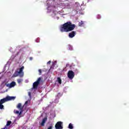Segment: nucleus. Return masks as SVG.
<instances>
[{"mask_svg": "<svg viewBox=\"0 0 129 129\" xmlns=\"http://www.w3.org/2000/svg\"><path fill=\"white\" fill-rule=\"evenodd\" d=\"M76 28V25L75 24H73L71 22L69 21L60 25V31L62 33L64 32L68 33V32H72V31H73Z\"/></svg>", "mask_w": 129, "mask_h": 129, "instance_id": "nucleus-1", "label": "nucleus"}, {"mask_svg": "<svg viewBox=\"0 0 129 129\" xmlns=\"http://www.w3.org/2000/svg\"><path fill=\"white\" fill-rule=\"evenodd\" d=\"M24 69H25V67L22 66L20 69H19V71L17 70L15 71L13 76L14 77H18V76H19L20 78L24 77V72H23Z\"/></svg>", "mask_w": 129, "mask_h": 129, "instance_id": "nucleus-2", "label": "nucleus"}, {"mask_svg": "<svg viewBox=\"0 0 129 129\" xmlns=\"http://www.w3.org/2000/svg\"><path fill=\"white\" fill-rule=\"evenodd\" d=\"M16 97H6L0 100V109H4L3 103L7 102V101H10L12 99H15Z\"/></svg>", "mask_w": 129, "mask_h": 129, "instance_id": "nucleus-3", "label": "nucleus"}, {"mask_svg": "<svg viewBox=\"0 0 129 129\" xmlns=\"http://www.w3.org/2000/svg\"><path fill=\"white\" fill-rule=\"evenodd\" d=\"M41 80H42V78H38L37 81L33 83L32 89L37 90V89H38V86H39L40 83L41 82Z\"/></svg>", "mask_w": 129, "mask_h": 129, "instance_id": "nucleus-4", "label": "nucleus"}, {"mask_svg": "<svg viewBox=\"0 0 129 129\" xmlns=\"http://www.w3.org/2000/svg\"><path fill=\"white\" fill-rule=\"evenodd\" d=\"M75 76V74L74 73V72L73 71H69L68 73V77L69 78V79L72 80L73 78H74V77Z\"/></svg>", "mask_w": 129, "mask_h": 129, "instance_id": "nucleus-5", "label": "nucleus"}, {"mask_svg": "<svg viewBox=\"0 0 129 129\" xmlns=\"http://www.w3.org/2000/svg\"><path fill=\"white\" fill-rule=\"evenodd\" d=\"M17 85L16 82L13 81L10 84L5 83V86L7 87H9V88H13V87H15V86Z\"/></svg>", "mask_w": 129, "mask_h": 129, "instance_id": "nucleus-6", "label": "nucleus"}, {"mask_svg": "<svg viewBox=\"0 0 129 129\" xmlns=\"http://www.w3.org/2000/svg\"><path fill=\"white\" fill-rule=\"evenodd\" d=\"M17 107L20 110L19 115L22 114V113H23V111H24V106H22V104L19 103L17 105Z\"/></svg>", "mask_w": 129, "mask_h": 129, "instance_id": "nucleus-7", "label": "nucleus"}, {"mask_svg": "<svg viewBox=\"0 0 129 129\" xmlns=\"http://www.w3.org/2000/svg\"><path fill=\"white\" fill-rule=\"evenodd\" d=\"M62 124H63V122H62L61 121H58L55 125V128L56 129H63V126H62Z\"/></svg>", "mask_w": 129, "mask_h": 129, "instance_id": "nucleus-8", "label": "nucleus"}, {"mask_svg": "<svg viewBox=\"0 0 129 129\" xmlns=\"http://www.w3.org/2000/svg\"><path fill=\"white\" fill-rule=\"evenodd\" d=\"M76 35V31H73L69 34V38H74Z\"/></svg>", "mask_w": 129, "mask_h": 129, "instance_id": "nucleus-9", "label": "nucleus"}, {"mask_svg": "<svg viewBox=\"0 0 129 129\" xmlns=\"http://www.w3.org/2000/svg\"><path fill=\"white\" fill-rule=\"evenodd\" d=\"M46 121H47V117H44L42 119V121L41 123V125L42 126H44V125H45V123L46 122Z\"/></svg>", "mask_w": 129, "mask_h": 129, "instance_id": "nucleus-10", "label": "nucleus"}, {"mask_svg": "<svg viewBox=\"0 0 129 129\" xmlns=\"http://www.w3.org/2000/svg\"><path fill=\"white\" fill-rule=\"evenodd\" d=\"M57 81H58L59 84H62V80H61V78L58 77L57 78Z\"/></svg>", "mask_w": 129, "mask_h": 129, "instance_id": "nucleus-11", "label": "nucleus"}, {"mask_svg": "<svg viewBox=\"0 0 129 129\" xmlns=\"http://www.w3.org/2000/svg\"><path fill=\"white\" fill-rule=\"evenodd\" d=\"M73 124H72V123H70L69 124V128L70 129H73Z\"/></svg>", "mask_w": 129, "mask_h": 129, "instance_id": "nucleus-12", "label": "nucleus"}, {"mask_svg": "<svg viewBox=\"0 0 129 129\" xmlns=\"http://www.w3.org/2000/svg\"><path fill=\"white\" fill-rule=\"evenodd\" d=\"M84 25V22L83 21H81L79 23V26L81 27V26H83Z\"/></svg>", "mask_w": 129, "mask_h": 129, "instance_id": "nucleus-13", "label": "nucleus"}, {"mask_svg": "<svg viewBox=\"0 0 129 129\" xmlns=\"http://www.w3.org/2000/svg\"><path fill=\"white\" fill-rule=\"evenodd\" d=\"M68 49L69 50H73L72 46H71V45H69L68 46Z\"/></svg>", "mask_w": 129, "mask_h": 129, "instance_id": "nucleus-14", "label": "nucleus"}, {"mask_svg": "<svg viewBox=\"0 0 129 129\" xmlns=\"http://www.w3.org/2000/svg\"><path fill=\"white\" fill-rule=\"evenodd\" d=\"M11 123H12V121H8L6 125L9 126V125H11Z\"/></svg>", "mask_w": 129, "mask_h": 129, "instance_id": "nucleus-15", "label": "nucleus"}, {"mask_svg": "<svg viewBox=\"0 0 129 129\" xmlns=\"http://www.w3.org/2000/svg\"><path fill=\"white\" fill-rule=\"evenodd\" d=\"M29 102H30V100L26 101L25 102L24 105H23V106H26V105H27L28 104V103H29Z\"/></svg>", "mask_w": 129, "mask_h": 129, "instance_id": "nucleus-16", "label": "nucleus"}, {"mask_svg": "<svg viewBox=\"0 0 129 129\" xmlns=\"http://www.w3.org/2000/svg\"><path fill=\"white\" fill-rule=\"evenodd\" d=\"M22 81H23V80L22 79H18L17 80V82L20 84V83H21Z\"/></svg>", "mask_w": 129, "mask_h": 129, "instance_id": "nucleus-17", "label": "nucleus"}, {"mask_svg": "<svg viewBox=\"0 0 129 129\" xmlns=\"http://www.w3.org/2000/svg\"><path fill=\"white\" fill-rule=\"evenodd\" d=\"M97 18L98 19H101V15H97Z\"/></svg>", "mask_w": 129, "mask_h": 129, "instance_id": "nucleus-18", "label": "nucleus"}, {"mask_svg": "<svg viewBox=\"0 0 129 129\" xmlns=\"http://www.w3.org/2000/svg\"><path fill=\"white\" fill-rule=\"evenodd\" d=\"M66 7H68L69 8H70V4H66L65 5Z\"/></svg>", "mask_w": 129, "mask_h": 129, "instance_id": "nucleus-19", "label": "nucleus"}, {"mask_svg": "<svg viewBox=\"0 0 129 129\" xmlns=\"http://www.w3.org/2000/svg\"><path fill=\"white\" fill-rule=\"evenodd\" d=\"M38 72L39 73V75H41L42 74V70H39Z\"/></svg>", "mask_w": 129, "mask_h": 129, "instance_id": "nucleus-20", "label": "nucleus"}, {"mask_svg": "<svg viewBox=\"0 0 129 129\" xmlns=\"http://www.w3.org/2000/svg\"><path fill=\"white\" fill-rule=\"evenodd\" d=\"M57 97H61V96H62V95H61V93H58V94H57Z\"/></svg>", "mask_w": 129, "mask_h": 129, "instance_id": "nucleus-21", "label": "nucleus"}, {"mask_svg": "<svg viewBox=\"0 0 129 129\" xmlns=\"http://www.w3.org/2000/svg\"><path fill=\"white\" fill-rule=\"evenodd\" d=\"M16 113L17 114H20V111L17 110V111H16Z\"/></svg>", "mask_w": 129, "mask_h": 129, "instance_id": "nucleus-22", "label": "nucleus"}, {"mask_svg": "<svg viewBox=\"0 0 129 129\" xmlns=\"http://www.w3.org/2000/svg\"><path fill=\"white\" fill-rule=\"evenodd\" d=\"M28 95H29V97H31V92H28Z\"/></svg>", "mask_w": 129, "mask_h": 129, "instance_id": "nucleus-23", "label": "nucleus"}, {"mask_svg": "<svg viewBox=\"0 0 129 129\" xmlns=\"http://www.w3.org/2000/svg\"><path fill=\"white\" fill-rule=\"evenodd\" d=\"M69 66H70V64L69 63H67L66 68V67H69Z\"/></svg>", "mask_w": 129, "mask_h": 129, "instance_id": "nucleus-24", "label": "nucleus"}, {"mask_svg": "<svg viewBox=\"0 0 129 129\" xmlns=\"http://www.w3.org/2000/svg\"><path fill=\"white\" fill-rule=\"evenodd\" d=\"M53 128V126H50L49 127H48L47 128V129H52Z\"/></svg>", "mask_w": 129, "mask_h": 129, "instance_id": "nucleus-25", "label": "nucleus"}, {"mask_svg": "<svg viewBox=\"0 0 129 129\" xmlns=\"http://www.w3.org/2000/svg\"><path fill=\"white\" fill-rule=\"evenodd\" d=\"M76 9H77V10H76V12H79L78 10H79V9H78V7H76Z\"/></svg>", "mask_w": 129, "mask_h": 129, "instance_id": "nucleus-26", "label": "nucleus"}, {"mask_svg": "<svg viewBox=\"0 0 129 129\" xmlns=\"http://www.w3.org/2000/svg\"><path fill=\"white\" fill-rule=\"evenodd\" d=\"M47 64H51L50 60H49L48 62H47Z\"/></svg>", "mask_w": 129, "mask_h": 129, "instance_id": "nucleus-27", "label": "nucleus"}, {"mask_svg": "<svg viewBox=\"0 0 129 129\" xmlns=\"http://www.w3.org/2000/svg\"><path fill=\"white\" fill-rule=\"evenodd\" d=\"M36 41L37 42V43H39V39H36Z\"/></svg>", "mask_w": 129, "mask_h": 129, "instance_id": "nucleus-28", "label": "nucleus"}, {"mask_svg": "<svg viewBox=\"0 0 129 129\" xmlns=\"http://www.w3.org/2000/svg\"><path fill=\"white\" fill-rule=\"evenodd\" d=\"M6 97H14V96H6Z\"/></svg>", "mask_w": 129, "mask_h": 129, "instance_id": "nucleus-29", "label": "nucleus"}, {"mask_svg": "<svg viewBox=\"0 0 129 129\" xmlns=\"http://www.w3.org/2000/svg\"><path fill=\"white\" fill-rule=\"evenodd\" d=\"M30 60H33V57H30Z\"/></svg>", "mask_w": 129, "mask_h": 129, "instance_id": "nucleus-30", "label": "nucleus"}, {"mask_svg": "<svg viewBox=\"0 0 129 129\" xmlns=\"http://www.w3.org/2000/svg\"><path fill=\"white\" fill-rule=\"evenodd\" d=\"M1 129H6V127H4V128H1Z\"/></svg>", "mask_w": 129, "mask_h": 129, "instance_id": "nucleus-31", "label": "nucleus"}]
</instances>
